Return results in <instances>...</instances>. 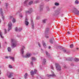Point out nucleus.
<instances>
[{"instance_id": "nucleus-1", "label": "nucleus", "mask_w": 79, "mask_h": 79, "mask_svg": "<svg viewBox=\"0 0 79 79\" xmlns=\"http://www.w3.org/2000/svg\"><path fill=\"white\" fill-rule=\"evenodd\" d=\"M11 43H12V44H11V47L13 48H15V47H16L17 42L16 41V40L13 39H12L11 40Z\"/></svg>"}, {"instance_id": "nucleus-2", "label": "nucleus", "mask_w": 79, "mask_h": 79, "mask_svg": "<svg viewBox=\"0 0 79 79\" xmlns=\"http://www.w3.org/2000/svg\"><path fill=\"white\" fill-rule=\"evenodd\" d=\"M55 65L57 71H61V66L58 63H56Z\"/></svg>"}, {"instance_id": "nucleus-3", "label": "nucleus", "mask_w": 79, "mask_h": 79, "mask_svg": "<svg viewBox=\"0 0 79 79\" xmlns=\"http://www.w3.org/2000/svg\"><path fill=\"white\" fill-rule=\"evenodd\" d=\"M49 28H46L45 31V37L46 38H48V36L47 35H48V31H49Z\"/></svg>"}, {"instance_id": "nucleus-4", "label": "nucleus", "mask_w": 79, "mask_h": 79, "mask_svg": "<svg viewBox=\"0 0 79 79\" xmlns=\"http://www.w3.org/2000/svg\"><path fill=\"white\" fill-rule=\"evenodd\" d=\"M73 13H74L76 15H79V11H78V10H77V9L75 8H73Z\"/></svg>"}, {"instance_id": "nucleus-5", "label": "nucleus", "mask_w": 79, "mask_h": 79, "mask_svg": "<svg viewBox=\"0 0 79 79\" xmlns=\"http://www.w3.org/2000/svg\"><path fill=\"white\" fill-rule=\"evenodd\" d=\"M12 27V23H11V22H9L8 24V31L9 32L10 31L11 29V27Z\"/></svg>"}, {"instance_id": "nucleus-6", "label": "nucleus", "mask_w": 79, "mask_h": 79, "mask_svg": "<svg viewBox=\"0 0 79 79\" xmlns=\"http://www.w3.org/2000/svg\"><path fill=\"white\" fill-rule=\"evenodd\" d=\"M44 4L43 3H42L40 4V11H43V8H44Z\"/></svg>"}, {"instance_id": "nucleus-7", "label": "nucleus", "mask_w": 79, "mask_h": 79, "mask_svg": "<svg viewBox=\"0 0 79 79\" xmlns=\"http://www.w3.org/2000/svg\"><path fill=\"white\" fill-rule=\"evenodd\" d=\"M0 12L2 19L3 20H4L5 19V17L3 16V11H2V8L0 9Z\"/></svg>"}, {"instance_id": "nucleus-8", "label": "nucleus", "mask_w": 79, "mask_h": 79, "mask_svg": "<svg viewBox=\"0 0 79 79\" xmlns=\"http://www.w3.org/2000/svg\"><path fill=\"white\" fill-rule=\"evenodd\" d=\"M60 13V12L58 10H55L53 13L54 16H57Z\"/></svg>"}, {"instance_id": "nucleus-9", "label": "nucleus", "mask_w": 79, "mask_h": 79, "mask_svg": "<svg viewBox=\"0 0 79 79\" xmlns=\"http://www.w3.org/2000/svg\"><path fill=\"white\" fill-rule=\"evenodd\" d=\"M29 10H27L25 11V13L26 14H31L32 12V8H30L29 9Z\"/></svg>"}, {"instance_id": "nucleus-10", "label": "nucleus", "mask_w": 79, "mask_h": 79, "mask_svg": "<svg viewBox=\"0 0 79 79\" xmlns=\"http://www.w3.org/2000/svg\"><path fill=\"white\" fill-rule=\"evenodd\" d=\"M37 73V70L35 69L34 72H33V70H31L30 72V74L31 75H34V74H36Z\"/></svg>"}, {"instance_id": "nucleus-11", "label": "nucleus", "mask_w": 79, "mask_h": 79, "mask_svg": "<svg viewBox=\"0 0 79 79\" xmlns=\"http://www.w3.org/2000/svg\"><path fill=\"white\" fill-rule=\"evenodd\" d=\"M32 55V54L30 53H27L25 56V58H29Z\"/></svg>"}, {"instance_id": "nucleus-12", "label": "nucleus", "mask_w": 79, "mask_h": 79, "mask_svg": "<svg viewBox=\"0 0 79 79\" xmlns=\"http://www.w3.org/2000/svg\"><path fill=\"white\" fill-rule=\"evenodd\" d=\"M25 22L26 26H28L29 24V22H28V19H27V18H25Z\"/></svg>"}, {"instance_id": "nucleus-13", "label": "nucleus", "mask_w": 79, "mask_h": 79, "mask_svg": "<svg viewBox=\"0 0 79 79\" xmlns=\"http://www.w3.org/2000/svg\"><path fill=\"white\" fill-rule=\"evenodd\" d=\"M46 76H47V77H56V75H55L54 74H53L50 75L47 74L46 75Z\"/></svg>"}, {"instance_id": "nucleus-14", "label": "nucleus", "mask_w": 79, "mask_h": 79, "mask_svg": "<svg viewBox=\"0 0 79 79\" xmlns=\"http://www.w3.org/2000/svg\"><path fill=\"white\" fill-rule=\"evenodd\" d=\"M31 23L32 29H34V22H33V19H31Z\"/></svg>"}, {"instance_id": "nucleus-15", "label": "nucleus", "mask_w": 79, "mask_h": 79, "mask_svg": "<svg viewBox=\"0 0 79 79\" xmlns=\"http://www.w3.org/2000/svg\"><path fill=\"white\" fill-rule=\"evenodd\" d=\"M24 48H25L24 46H23L22 48L20 51L21 53L22 54V55H23V54L24 53Z\"/></svg>"}, {"instance_id": "nucleus-16", "label": "nucleus", "mask_w": 79, "mask_h": 79, "mask_svg": "<svg viewBox=\"0 0 79 79\" xmlns=\"http://www.w3.org/2000/svg\"><path fill=\"white\" fill-rule=\"evenodd\" d=\"M8 76L9 78H11V77L13 76V73H10V75L9 76L8 75Z\"/></svg>"}, {"instance_id": "nucleus-17", "label": "nucleus", "mask_w": 79, "mask_h": 79, "mask_svg": "<svg viewBox=\"0 0 79 79\" xmlns=\"http://www.w3.org/2000/svg\"><path fill=\"white\" fill-rule=\"evenodd\" d=\"M46 59H44L43 60V64H45V63L46 62Z\"/></svg>"}, {"instance_id": "nucleus-18", "label": "nucleus", "mask_w": 79, "mask_h": 79, "mask_svg": "<svg viewBox=\"0 0 79 79\" xmlns=\"http://www.w3.org/2000/svg\"><path fill=\"white\" fill-rule=\"evenodd\" d=\"M66 60L67 61H72L73 60V58H68L66 59Z\"/></svg>"}, {"instance_id": "nucleus-19", "label": "nucleus", "mask_w": 79, "mask_h": 79, "mask_svg": "<svg viewBox=\"0 0 79 79\" xmlns=\"http://www.w3.org/2000/svg\"><path fill=\"white\" fill-rule=\"evenodd\" d=\"M42 43L44 47V48H46V44H45V43L44 42V41H42Z\"/></svg>"}, {"instance_id": "nucleus-20", "label": "nucleus", "mask_w": 79, "mask_h": 79, "mask_svg": "<svg viewBox=\"0 0 79 79\" xmlns=\"http://www.w3.org/2000/svg\"><path fill=\"white\" fill-rule=\"evenodd\" d=\"M9 58H10V60H12L13 61H15V58L13 57H11V56H9Z\"/></svg>"}, {"instance_id": "nucleus-21", "label": "nucleus", "mask_w": 79, "mask_h": 79, "mask_svg": "<svg viewBox=\"0 0 79 79\" xmlns=\"http://www.w3.org/2000/svg\"><path fill=\"white\" fill-rule=\"evenodd\" d=\"M47 21V19H45L43 20L42 22L43 23H46V21Z\"/></svg>"}, {"instance_id": "nucleus-22", "label": "nucleus", "mask_w": 79, "mask_h": 79, "mask_svg": "<svg viewBox=\"0 0 79 79\" xmlns=\"http://www.w3.org/2000/svg\"><path fill=\"white\" fill-rule=\"evenodd\" d=\"M0 36H1V37L2 38V39L3 38V36H2V33L1 31H0Z\"/></svg>"}, {"instance_id": "nucleus-23", "label": "nucleus", "mask_w": 79, "mask_h": 79, "mask_svg": "<svg viewBox=\"0 0 79 79\" xmlns=\"http://www.w3.org/2000/svg\"><path fill=\"white\" fill-rule=\"evenodd\" d=\"M28 2H29V1L28 0L25 1L24 2V4H25V5H27V3Z\"/></svg>"}, {"instance_id": "nucleus-24", "label": "nucleus", "mask_w": 79, "mask_h": 79, "mask_svg": "<svg viewBox=\"0 0 79 79\" xmlns=\"http://www.w3.org/2000/svg\"><path fill=\"white\" fill-rule=\"evenodd\" d=\"M31 60L32 61H35V60H36V59L34 57H32L31 58Z\"/></svg>"}, {"instance_id": "nucleus-25", "label": "nucleus", "mask_w": 79, "mask_h": 79, "mask_svg": "<svg viewBox=\"0 0 79 79\" xmlns=\"http://www.w3.org/2000/svg\"><path fill=\"white\" fill-rule=\"evenodd\" d=\"M33 3V1H31L29 2V5H31V4H32Z\"/></svg>"}, {"instance_id": "nucleus-26", "label": "nucleus", "mask_w": 79, "mask_h": 79, "mask_svg": "<svg viewBox=\"0 0 79 79\" xmlns=\"http://www.w3.org/2000/svg\"><path fill=\"white\" fill-rule=\"evenodd\" d=\"M27 73H26L24 75V78H25V79H26V78H27Z\"/></svg>"}, {"instance_id": "nucleus-27", "label": "nucleus", "mask_w": 79, "mask_h": 79, "mask_svg": "<svg viewBox=\"0 0 79 79\" xmlns=\"http://www.w3.org/2000/svg\"><path fill=\"white\" fill-rule=\"evenodd\" d=\"M74 60L75 61H79V59L77 58H75L74 59Z\"/></svg>"}, {"instance_id": "nucleus-28", "label": "nucleus", "mask_w": 79, "mask_h": 79, "mask_svg": "<svg viewBox=\"0 0 79 79\" xmlns=\"http://www.w3.org/2000/svg\"><path fill=\"white\" fill-rule=\"evenodd\" d=\"M55 5L56 6H59L60 4L57 2H56L55 3Z\"/></svg>"}, {"instance_id": "nucleus-29", "label": "nucleus", "mask_w": 79, "mask_h": 79, "mask_svg": "<svg viewBox=\"0 0 79 79\" xmlns=\"http://www.w3.org/2000/svg\"><path fill=\"white\" fill-rule=\"evenodd\" d=\"M13 19H14V18L12 16H10L9 18V19L10 20H12Z\"/></svg>"}, {"instance_id": "nucleus-30", "label": "nucleus", "mask_w": 79, "mask_h": 79, "mask_svg": "<svg viewBox=\"0 0 79 79\" xmlns=\"http://www.w3.org/2000/svg\"><path fill=\"white\" fill-rule=\"evenodd\" d=\"M7 50L8 52H10L11 50V48L10 47H8V48H7Z\"/></svg>"}, {"instance_id": "nucleus-31", "label": "nucleus", "mask_w": 79, "mask_h": 79, "mask_svg": "<svg viewBox=\"0 0 79 79\" xmlns=\"http://www.w3.org/2000/svg\"><path fill=\"white\" fill-rule=\"evenodd\" d=\"M75 3H76V4H79V1L77 0H76L75 2Z\"/></svg>"}, {"instance_id": "nucleus-32", "label": "nucleus", "mask_w": 79, "mask_h": 79, "mask_svg": "<svg viewBox=\"0 0 79 79\" xmlns=\"http://www.w3.org/2000/svg\"><path fill=\"white\" fill-rule=\"evenodd\" d=\"M22 30V28H19V29H18V31H19V32H20V31Z\"/></svg>"}, {"instance_id": "nucleus-33", "label": "nucleus", "mask_w": 79, "mask_h": 79, "mask_svg": "<svg viewBox=\"0 0 79 79\" xmlns=\"http://www.w3.org/2000/svg\"><path fill=\"white\" fill-rule=\"evenodd\" d=\"M50 43L52 44L53 43V41L52 40V39H51L50 40Z\"/></svg>"}, {"instance_id": "nucleus-34", "label": "nucleus", "mask_w": 79, "mask_h": 79, "mask_svg": "<svg viewBox=\"0 0 79 79\" xmlns=\"http://www.w3.org/2000/svg\"><path fill=\"white\" fill-rule=\"evenodd\" d=\"M39 3V0H36L34 2V3Z\"/></svg>"}, {"instance_id": "nucleus-35", "label": "nucleus", "mask_w": 79, "mask_h": 79, "mask_svg": "<svg viewBox=\"0 0 79 79\" xmlns=\"http://www.w3.org/2000/svg\"><path fill=\"white\" fill-rule=\"evenodd\" d=\"M15 31L16 32H17L18 31V27H16L15 28Z\"/></svg>"}, {"instance_id": "nucleus-36", "label": "nucleus", "mask_w": 79, "mask_h": 79, "mask_svg": "<svg viewBox=\"0 0 79 79\" xmlns=\"http://www.w3.org/2000/svg\"><path fill=\"white\" fill-rule=\"evenodd\" d=\"M4 34H6V29H4Z\"/></svg>"}, {"instance_id": "nucleus-37", "label": "nucleus", "mask_w": 79, "mask_h": 79, "mask_svg": "<svg viewBox=\"0 0 79 79\" xmlns=\"http://www.w3.org/2000/svg\"><path fill=\"white\" fill-rule=\"evenodd\" d=\"M12 22L14 23H15V22H16V20L14 18V19L12 20Z\"/></svg>"}, {"instance_id": "nucleus-38", "label": "nucleus", "mask_w": 79, "mask_h": 79, "mask_svg": "<svg viewBox=\"0 0 79 79\" xmlns=\"http://www.w3.org/2000/svg\"><path fill=\"white\" fill-rule=\"evenodd\" d=\"M70 48H73V44H71V45H70Z\"/></svg>"}, {"instance_id": "nucleus-39", "label": "nucleus", "mask_w": 79, "mask_h": 79, "mask_svg": "<svg viewBox=\"0 0 79 79\" xmlns=\"http://www.w3.org/2000/svg\"><path fill=\"white\" fill-rule=\"evenodd\" d=\"M46 9H47V11H50V8H49V7H46Z\"/></svg>"}, {"instance_id": "nucleus-40", "label": "nucleus", "mask_w": 79, "mask_h": 79, "mask_svg": "<svg viewBox=\"0 0 79 79\" xmlns=\"http://www.w3.org/2000/svg\"><path fill=\"white\" fill-rule=\"evenodd\" d=\"M46 55H47V56H49V55H50V54H48V52H46Z\"/></svg>"}, {"instance_id": "nucleus-41", "label": "nucleus", "mask_w": 79, "mask_h": 79, "mask_svg": "<svg viewBox=\"0 0 79 79\" xmlns=\"http://www.w3.org/2000/svg\"><path fill=\"white\" fill-rule=\"evenodd\" d=\"M9 68L10 69H12V68H13V67H12V66H11V65H9Z\"/></svg>"}, {"instance_id": "nucleus-42", "label": "nucleus", "mask_w": 79, "mask_h": 79, "mask_svg": "<svg viewBox=\"0 0 79 79\" xmlns=\"http://www.w3.org/2000/svg\"><path fill=\"white\" fill-rule=\"evenodd\" d=\"M22 10H23V9H22V8H20L18 11L19 13V12H21V11H22Z\"/></svg>"}, {"instance_id": "nucleus-43", "label": "nucleus", "mask_w": 79, "mask_h": 79, "mask_svg": "<svg viewBox=\"0 0 79 79\" xmlns=\"http://www.w3.org/2000/svg\"><path fill=\"white\" fill-rule=\"evenodd\" d=\"M62 50H63V52L64 53L66 52V49H62Z\"/></svg>"}, {"instance_id": "nucleus-44", "label": "nucleus", "mask_w": 79, "mask_h": 79, "mask_svg": "<svg viewBox=\"0 0 79 79\" xmlns=\"http://www.w3.org/2000/svg\"><path fill=\"white\" fill-rule=\"evenodd\" d=\"M67 32L68 35H69L71 34V32L69 31H67Z\"/></svg>"}, {"instance_id": "nucleus-45", "label": "nucleus", "mask_w": 79, "mask_h": 79, "mask_svg": "<svg viewBox=\"0 0 79 79\" xmlns=\"http://www.w3.org/2000/svg\"><path fill=\"white\" fill-rule=\"evenodd\" d=\"M19 17H21V18H23V15H22V14H21L19 15Z\"/></svg>"}, {"instance_id": "nucleus-46", "label": "nucleus", "mask_w": 79, "mask_h": 79, "mask_svg": "<svg viewBox=\"0 0 79 79\" xmlns=\"http://www.w3.org/2000/svg\"><path fill=\"white\" fill-rule=\"evenodd\" d=\"M8 3H6V7H7L8 5Z\"/></svg>"}, {"instance_id": "nucleus-47", "label": "nucleus", "mask_w": 79, "mask_h": 79, "mask_svg": "<svg viewBox=\"0 0 79 79\" xmlns=\"http://www.w3.org/2000/svg\"><path fill=\"white\" fill-rule=\"evenodd\" d=\"M33 61H32L31 62V65H33Z\"/></svg>"}, {"instance_id": "nucleus-48", "label": "nucleus", "mask_w": 79, "mask_h": 79, "mask_svg": "<svg viewBox=\"0 0 79 79\" xmlns=\"http://www.w3.org/2000/svg\"><path fill=\"white\" fill-rule=\"evenodd\" d=\"M40 18L38 17H37L36 18V19H37V20H38V19H39Z\"/></svg>"}, {"instance_id": "nucleus-49", "label": "nucleus", "mask_w": 79, "mask_h": 79, "mask_svg": "<svg viewBox=\"0 0 79 79\" xmlns=\"http://www.w3.org/2000/svg\"><path fill=\"white\" fill-rule=\"evenodd\" d=\"M51 69H53V67L52 66L51 67Z\"/></svg>"}, {"instance_id": "nucleus-50", "label": "nucleus", "mask_w": 79, "mask_h": 79, "mask_svg": "<svg viewBox=\"0 0 79 79\" xmlns=\"http://www.w3.org/2000/svg\"><path fill=\"white\" fill-rule=\"evenodd\" d=\"M38 45L39 47H40V43H38Z\"/></svg>"}, {"instance_id": "nucleus-51", "label": "nucleus", "mask_w": 79, "mask_h": 79, "mask_svg": "<svg viewBox=\"0 0 79 79\" xmlns=\"http://www.w3.org/2000/svg\"><path fill=\"white\" fill-rule=\"evenodd\" d=\"M74 66V64H71V66Z\"/></svg>"}, {"instance_id": "nucleus-52", "label": "nucleus", "mask_w": 79, "mask_h": 79, "mask_svg": "<svg viewBox=\"0 0 79 79\" xmlns=\"http://www.w3.org/2000/svg\"><path fill=\"white\" fill-rule=\"evenodd\" d=\"M48 48L49 49H50V48H51V47L50 46H49Z\"/></svg>"}, {"instance_id": "nucleus-53", "label": "nucleus", "mask_w": 79, "mask_h": 79, "mask_svg": "<svg viewBox=\"0 0 79 79\" xmlns=\"http://www.w3.org/2000/svg\"><path fill=\"white\" fill-rule=\"evenodd\" d=\"M0 48H2V47L1 46V44L0 43Z\"/></svg>"}, {"instance_id": "nucleus-54", "label": "nucleus", "mask_w": 79, "mask_h": 79, "mask_svg": "<svg viewBox=\"0 0 79 79\" xmlns=\"http://www.w3.org/2000/svg\"><path fill=\"white\" fill-rule=\"evenodd\" d=\"M6 58H8V56H6Z\"/></svg>"}, {"instance_id": "nucleus-55", "label": "nucleus", "mask_w": 79, "mask_h": 79, "mask_svg": "<svg viewBox=\"0 0 79 79\" xmlns=\"http://www.w3.org/2000/svg\"><path fill=\"white\" fill-rule=\"evenodd\" d=\"M1 22H2V20L0 19V23H1Z\"/></svg>"}, {"instance_id": "nucleus-56", "label": "nucleus", "mask_w": 79, "mask_h": 79, "mask_svg": "<svg viewBox=\"0 0 79 79\" xmlns=\"http://www.w3.org/2000/svg\"><path fill=\"white\" fill-rule=\"evenodd\" d=\"M64 68H66V66H64Z\"/></svg>"}, {"instance_id": "nucleus-57", "label": "nucleus", "mask_w": 79, "mask_h": 79, "mask_svg": "<svg viewBox=\"0 0 79 79\" xmlns=\"http://www.w3.org/2000/svg\"><path fill=\"white\" fill-rule=\"evenodd\" d=\"M55 7H53V9H55Z\"/></svg>"}, {"instance_id": "nucleus-58", "label": "nucleus", "mask_w": 79, "mask_h": 79, "mask_svg": "<svg viewBox=\"0 0 79 79\" xmlns=\"http://www.w3.org/2000/svg\"><path fill=\"white\" fill-rule=\"evenodd\" d=\"M59 48H61V46H59Z\"/></svg>"}, {"instance_id": "nucleus-59", "label": "nucleus", "mask_w": 79, "mask_h": 79, "mask_svg": "<svg viewBox=\"0 0 79 79\" xmlns=\"http://www.w3.org/2000/svg\"><path fill=\"white\" fill-rule=\"evenodd\" d=\"M1 71H0V74H1Z\"/></svg>"}, {"instance_id": "nucleus-60", "label": "nucleus", "mask_w": 79, "mask_h": 79, "mask_svg": "<svg viewBox=\"0 0 79 79\" xmlns=\"http://www.w3.org/2000/svg\"><path fill=\"white\" fill-rule=\"evenodd\" d=\"M77 50H78L79 48H77Z\"/></svg>"}, {"instance_id": "nucleus-61", "label": "nucleus", "mask_w": 79, "mask_h": 79, "mask_svg": "<svg viewBox=\"0 0 79 79\" xmlns=\"http://www.w3.org/2000/svg\"><path fill=\"white\" fill-rule=\"evenodd\" d=\"M41 50L42 51H43V49H41Z\"/></svg>"}, {"instance_id": "nucleus-62", "label": "nucleus", "mask_w": 79, "mask_h": 79, "mask_svg": "<svg viewBox=\"0 0 79 79\" xmlns=\"http://www.w3.org/2000/svg\"><path fill=\"white\" fill-rule=\"evenodd\" d=\"M18 12H17V13L16 14V15H17V14H18Z\"/></svg>"}, {"instance_id": "nucleus-63", "label": "nucleus", "mask_w": 79, "mask_h": 79, "mask_svg": "<svg viewBox=\"0 0 79 79\" xmlns=\"http://www.w3.org/2000/svg\"><path fill=\"white\" fill-rule=\"evenodd\" d=\"M78 72H79V69H78Z\"/></svg>"}, {"instance_id": "nucleus-64", "label": "nucleus", "mask_w": 79, "mask_h": 79, "mask_svg": "<svg viewBox=\"0 0 79 79\" xmlns=\"http://www.w3.org/2000/svg\"><path fill=\"white\" fill-rule=\"evenodd\" d=\"M17 36L18 37H19V36H18V35H17Z\"/></svg>"}]
</instances>
